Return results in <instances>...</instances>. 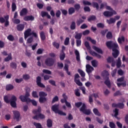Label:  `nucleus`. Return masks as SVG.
Segmentation results:
<instances>
[{"instance_id": "obj_56", "label": "nucleus", "mask_w": 128, "mask_h": 128, "mask_svg": "<svg viewBox=\"0 0 128 128\" xmlns=\"http://www.w3.org/2000/svg\"><path fill=\"white\" fill-rule=\"evenodd\" d=\"M42 72H44V74H52V72H50V70L46 69L42 70Z\"/></svg>"}, {"instance_id": "obj_14", "label": "nucleus", "mask_w": 128, "mask_h": 128, "mask_svg": "<svg viewBox=\"0 0 128 128\" xmlns=\"http://www.w3.org/2000/svg\"><path fill=\"white\" fill-rule=\"evenodd\" d=\"M19 98L22 102H28L30 100V98H27L24 95L20 96Z\"/></svg>"}, {"instance_id": "obj_54", "label": "nucleus", "mask_w": 128, "mask_h": 128, "mask_svg": "<svg viewBox=\"0 0 128 128\" xmlns=\"http://www.w3.org/2000/svg\"><path fill=\"white\" fill-rule=\"evenodd\" d=\"M58 102V96H56L52 100V104H54V102Z\"/></svg>"}, {"instance_id": "obj_38", "label": "nucleus", "mask_w": 128, "mask_h": 128, "mask_svg": "<svg viewBox=\"0 0 128 128\" xmlns=\"http://www.w3.org/2000/svg\"><path fill=\"white\" fill-rule=\"evenodd\" d=\"M117 86L118 88H120V86H122L123 88H124L126 86V82L125 81L122 83H117Z\"/></svg>"}, {"instance_id": "obj_35", "label": "nucleus", "mask_w": 128, "mask_h": 128, "mask_svg": "<svg viewBox=\"0 0 128 128\" xmlns=\"http://www.w3.org/2000/svg\"><path fill=\"white\" fill-rule=\"evenodd\" d=\"M40 38L42 40H46V34H44V32L42 31L40 32Z\"/></svg>"}, {"instance_id": "obj_44", "label": "nucleus", "mask_w": 128, "mask_h": 128, "mask_svg": "<svg viewBox=\"0 0 128 128\" xmlns=\"http://www.w3.org/2000/svg\"><path fill=\"white\" fill-rule=\"evenodd\" d=\"M107 60V62H108V64H111V62H114V58L112 57V56H108V58L106 60Z\"/></svg>"}, {"instance_id": "obj_3", "label": "nucleus", "mask_w": 128, "mask_h": 128, "mask_svg": "<svg viewBox=\"0 0 128 128\" xmlns=\"http://www.w3.org/2000/svg\"><path fill=\"white\" fill-rule=\"evenodd\" d=\"M52 110L54 112L55 114H58L60 116H66V113L58 109V104H55L52 106Z\"/></svg>"}, {"instance_id": "obj_4", "label": "nucleus", "mask_w": 128, "mask_h": 128, "mask_svg": "<svg viewBox=\"0 0 128 128\" xmlns=\"http://www.w3.org/2000/svg\"><path fill=\"white\" fill-rule=\"evenodd\" d=\"M48 96V94L44 92H39V102L40 104H44L46 102V98L44 96Z\"/></svg>"}, {"instance_id": "obj_49", "label": "nucleus", "mask_w": 128, "mask_h": 128, "mask_svg": "<svg viewBox=\"0 0 128 128\" xmlns=\"http://www.w3.org/2000/svg\"><path fill=\"white\" fill-rule=\"evenodd\" d=\"M34 124L36 128H42V124H40V123L34 122Z\"/></svg>"}, {"instance_id": "obj_22", "label": "nucleus", "mask_w": 128, "mask_h": 128, "mask_svg": "<svg viewBox=\"0 0 128 128\" xmlns=\"http://www.w3.org/2000/svg\"><path fill=\"white\" fill-rule=\"evenodd\" d=\"M92 48L96 52H98V54H104V52H102V49L96 47L95 46H92Z\"/></svg>"}, {"instance_id": "obj_42", "label": "nucleus", "mask_w": 128, "mask_h": 128, "mask_svg": "<svg viewBox=\"0 0 128 128\" xmlns=\"http://www.w3.org/2000/svg\"><path fill=\"white\" fill-rule=\"evenodd\" d=\"M91 63L94 68H96L98 66V61L96 60H92Z\"/></svg>"}, {"instance_id": "obj_61", "label": "nucleus", "mask_w": 128, "mask_h": 128, "mask_svg": "<svg viewBox=\"0 0 128 128\" xmlns=\"http://www.w3.org/2000/svg\"><path fill=\"white\" fill-rule=\"evenodd\" d=\"M96 120L98 122V124H102V123L104 122V120L98 118V117L96 118Z\"/></svg>"}, {"instance_id": "obj_15", "label": "nucleus", "mask_w": 128, "mask_h": 128, "mask_svg": "<svg viewBox=\"0 0 128 128\" xmlns=\"http://www.w3.org/2000/svg\"><path fill=\"white\" fill-rule=\"evenodd\" d=\"M34 120H38V118H40V120H44V118H46V116L44 115V114H40L38 115H36L33 117Z\"/></svg>"}, {"instance_id": "obj_25", "label": "nucleus", "mask_w": 128, "mask_h": 128, "mask_svg": "<svg viewBox=\"0 0 128 128\" xmlns=\"http://www.w3.org/2000/svg\"><path fill=\"white\" fill-rule=\"evenodd\" d=\"M93 112L95 114V116H100L102 114L98 112V110L96 108H94L93 109Z\"/></svg>"}, {"instance_id": "obj_63", "label": "nucleus", "mask_w": 128, "mask_h": 128, "mask_svg": "<svg viewBox=\"0 0 128 128\" xmlns=\"http://www.w3.org/2000/svg\"><path fill=\"white\" fill-rule=\"evenodd\" d=\"M118 108H124V103L119 102L118 103Z\"/></svg>"}, {"instance_id": "obj_64", "label": "nucleus", "mask_w": 128, "mask_h": 128, "mask_svg": "<svg viewBox=\"0 0 128 128\" xmlns=\"http://www.w3.org/2000/svg\"><path fill=\"white\" fill-rule=\"evenodd\" d=\"M109 126L110 128H116V124L114 122H110Z\"/></svg>"}, {"instance_id": "obj_52", "label": "nucleus", "mask_w": 128, "mask_h": 128, "mask_svg": "<svg viewBox=\"0 0 128 128\" xmlns=\"http://www.w3.org/2000/svg\"><path fill=\"white\" fill-rule=\"evenodd\" d=\"M75 95L76 96H80V89L77 88L74 90Z\"/></svg>"}, {"instance_id": "obj_7", "label": "nucleus", "mask_w": 128, "mask_h": 128, "mask_svg": "<svg viewBox=\"0 0 128 128\" xmlns=\"http://www.w3.org/2000/svg\"><path fill=\"white\" fill-rule=\"evenodd\" d=\"M12 112L14 120H16V122H20V118H20V112L16 110H13Z\"/></svg>"}, {"instance_id": "obj_10", "label": "nucleus", "mask_w": 128, "mask_h": 128, "mask_svg": "<svg viewBox=\"0 0 128 128\" xmlns=\"http://www.w3.org/2000/svg\"><path fill=\"white\" fill-rule=\"evenodd\" d=\"M80 78V75L78 74H74V82H76V84H77L79 86H82V83L80 82V80H77V78Z\"/></svg>"}, {"instance_id": "obj_31", "label": "nucleus", "mask_w": 128, "mask_h": 128, "mask_svg": "<svg viewBox=\"0 0 128 128\" xmlns=\"http://www.w3.org/2000/svg\"><path fill=\"white\" fill-rule=\"evenodd\" d=\"M12 60V54L10 53V54L4 58V60L6 62H8Z\"/></svg>"}, {"instance_id": "obj_60", "label": "nucleus", "mask_w": 128, "mask_h": 128, "mask_svg": "<svg viewBox=\"0 0 128 128\" xmlns=\"http://www.w3.org/2000/svg\"><path fill=\"white\" fill-rule=\"evenodd\" d=\"M118 109L116 108L113 111L114 112V116L115 118H116L118 116Z\"/></svg>"}, {"instance_id": "obj_23", "label": "nucleus", "mask_w": 128, "mask_h": 128, "mask_svg": "<svg viewBox=\"0 0 128 128\" xmlns=\"http://www.w3.org/2000/svg\"><path fill=\"white\" fill-rule=\"evenodd\" d=\"M90 54L92 56H96L98 58H102V56L100 55L94 51H90Z\"/></svg>"}, {"instance_id": "obj_27", "label": "nucleus", "mask_w": 128, "mask_h": 128, "mask_svg": "<svg viewBox=\"0 0 128 128\" xmlns=\"http://www.w3.org/2000/svg\"><path fill=\"white\" fill-rule=\"evenodd\" d=\"M48 128L52 127V120L51 119L48 118L46 121Z\"/></svg>"}, {"instance_id": "obj_28", "label": "nucleus", "mask_w": 128, "mask_h": 128, "mask_svg": "<svg viewBox=\"0 0 128 128\" xmlns=\"http://www.w3.org/2000/svg\"><path fill=\"white\" fill-rule=\"evenodd\" d=\"M76 34L74 36V38L76 40H80L82 38V33H77L76 32Z\"/></svg>"}, {"instance_id": "obj_41", "label": "nucleus", "mask_w": 128, "mask_h": 128, "mask_svg": "<svg viewBox=\"0 0 128 128\" xmlns=\"http://www.w3.org/2000/svg\"><path fill=\"white\" fill-rule=\"evenodd\" d=\"M7 38L10 42H14V37L12 34H10L7 36Z\"/></svg>"}, {"instance_id": "obj_19", "label": "nucleus", "mask_w": 128, "mask_h": 128, "mask_svg": "<svg viewBox=\"0 0 128 128\" xmlns=\"http://www.w3.org/2000/svg\"><path fill=\"white\" fill-rule=\"evenodd\" d=\"M94 70V69L90 65L88 64L86 66V72L88 74H90V72H92Z\"/></svg>"}, {"instance_id": "obj_50", "label": "nucleus", "mask_w": 128, "mask_h": 128, "mask_svg": "<svg viewBox=\"0 0 128 128\" xmlns=\"http://www.w3.org/2000/svg\"><path fill=\"white\" fill-rule=\"evenodd\" d=\"M12 22L14 24H20V19L15 18L12 19Z\"/></svg>"}, {"instance_id": "obj_24", "label": "nucleus", "mask_w": 128, "mask_h": 128, "mask_svg": "<svg viewBox=\"0 0 128 128\" xmlns=\"http://www.w3.org/2000/svg\"><path fill=\"white\" fill-rule=\"evenodd\" d=\"M74 54L76 56V60L77 62H80V52H78V50H75Z\"/></svg>"}, {"instance_id": "obj_2", "label": "nucleus", "mask_w": 128, "mask_h": 128, "mask_svg": "<svg viewBox=\"0 0 128 128\" xmlns=\"http://www.w3.org/2000/svg\"><path fill=\"white\" fill-rule=\"evenodd\" d=\"M4 102H6V104H10L12 108H16V100L18 99L16 98V96L14 95H12L11 97L10 100H8V96H5L4 97Z\"/></svg>"}, {"instance_id": "obj_30", "label": "nucleus", "mask_w": 128, "mask_h": 128, "mask_svg": "<svg viewBox=\"0 0 128 128\" xmlns=\"http://www.w3.org/2000/svg\"><path fill=\"white\" fill-rule=\"evenodd\" d=\"M68 14L72 15V14H74V12H76V10H74V8L70 7L68 8Z\"/></svg>"}, {"instance_id": "obj_5", "label": "nucleus", "mask_w": 128, "mask_h": 128, "mask_svg": "<svg viewBox=\"0 0 128 128\" xmlns=\"http://www.w3.org/2000/svg\"><path fill=\"white\" fill-rule=\"evenodd\" d=\"M9 18L10 16H8V15L4 16V18L3 17H1L0 18V22L1 24H4L5 22L4 26L6 28L10 25V22H8Z\"/></svg>"}, {"instance_id": "obj_12", "label": "nucleus", "mask_w": 128, "mask_h": 128, "mask_svg": "<svg viewBox=\"0 0 128 128\" xmlns=\"http://www.w3.org/2000/svg\"><path fill=\"white\" fill-rule=\"evenodd\" d=\"M30 36H32V30L30 28H28L24 32V39L26 40Z\"/></svg>"}, {"instance_id": "obj_8", "label": "nucleus", "mask_w": 128, "mask_h": 128, "mask_svg": "<svg viewBox=\"0 0 128 128\" xmlns=\"http://www.w3.org/2000/svg\"><path fill=\"white\" fill-rule=\"evenodd\" d=\"M44 63L47 66H52L54 64V60L52 58H48L46 59Z\"/></svg>"}, {"instance_id": "obj_37", "label": "nucleus", "mask_w": 128, "mask_h": 128, "mask_svg": "<svg viewBox=\"0 0 128 128\" xmlns=\"http://www.w3.org/2000/svg\"><path fill=\"white\" fill-rule=\"evenodd\" d=\"M64 58H66V54L63 52H61L60 54V58L61 60H64Z\"/></svg>"}, {"instance_id": "obj_1", "label": "nucleus", "mask_w": 128, "mask_h": 128, "mask_svg": "<svg viewBox=\"0 0 128 128\" xmlns=\"http://www.w3.org/2000/svg\"><path fill=\"white\" fill-rule=\"evenodd\" d=\"M106 44L109 50H112L113 52L112 56L114 58H116L118 56V54H120V51L118 50V44L112 41H108L106 42Z\"/></svg>"}, {"instance_id": "obj_21", "label": "nucleus", "mask_w": 128, "mask_h": 128, "mask_svg": "<svg viewBox=\"0 0 128 128\" xmlns=\"http://www.w3.org/2000/svg\"><path fill=\"white\" fill-rule=\"evenodd\" d=\"M32 112L34 114H36V116H38V114H40L42 112V108L38 107L37 110H33Z\"/></svg>"}, {"instance_id": "obj_18", "label": "nucleus", "mask_w": 128, "mask_h": 128, "mask_svg": "<svg viewBox=\"0 0 128 128\" xmlns=\"http://www.w3.org/2000/svg\"><path fill=\"white\" fill-rule=\"evenodd\" d=\"M62 96L64 99V102L66 104V106L68 108H72V105L70 104V103L68 102V100H68V96H66V94H62Z\"/></svg>"}, {"instance_id": "obj_58", "label": "nucleus", "mask_w": 128, "mask_h": 128, "mask_svg": "<svg viewBox=\"0 0 128 128\" xmlns=\"http://www.w3.org/2000/svg\"><path fill=\"white\" fill-rule=\"evenodd\" d=\"M60 14H62V12H60V10H58L56 13V18H60Z\"/></svg>"}, {"instance_id": "obj_48", "label": "nucleus", "mask_w": 128, "mask_h": 128, "mask_svg": "<svg viewBox=\"0 0 128 128\" xmlns=\"http://www.w3.org/2000/svg\"><path fill=\"white\" fill-rule=\"evenodd\" d=\"M96 18V17L92 15L90 16L88 18V22H92V20H94Z\"/></svg>"}, {"instance_id": "obj_34", "label": "nucleus", "mask_w": 128, "mask_h": 128, "mask_svg": "<svg viewBox=\"0 0 128 128\" xmlns=\"http://www.w3.org/2000/svg\"><path fill=\"white\" fill-rule=\"evenodd\" d=\"M92 7L96 8L97 10H98L100 8V6H98V4L96 2H93L92 4Z\"/></svg>"}, {"instance_id": "obj_13", "label": "nucleus", "mask_w": 128, "mask_h": 128, "mask_svg": "<svg viewBox=\"0 0 128 128\" xmlns=\"http://www.w3.org/2000/svg\"><path fill=\"white\" fill-rule=\"evenodd\" d=\"M102 76L104 78V80H106L110 78V77L108 76H110V74H108V72L106 70H104L101 74Z\"/></svg>"}, {"instance_id": "obj_45", "label": "nucleus", "mask_w": 128, "mask_h": 128, "mask_svg": "<svg viewBox=\"0 0 128 128\" xmlns=\"http://www.w3.org/2000/svg\"><path fill=\"white\" fill-rule=\"evenodd\" d=\"M84 20L82 18H80L78 20H77L76 21V24L78 26H80L81 24H82V22H84Z\"/></svg>"}, {"instance_id": "obj_62", "label": "nucleus", "mask_w": 128, "mask_h": 128, "mask_svg": "<svg viewBox=\"0 0 128 128\" xmlns=\"http://www.w3.org/2000/svg\"><path fill=\"white\" fill-rule=\"evenodd\" d=\"M48 14V12L44 11L41 12V16L42 18H44V16H46L47 14Z\"/></svg>"}, {"instance_id": "obj_16", "label": "nucleus", "mask_w": 128, "mask_h": 128, "mask_svg": "<svg viewBox=\"0 0 128 128\" xmlns=\"http://www.w3.org/2000/svg\"><path fill=\"white\" fill-rule=\"evenodd\" d=\"M28 12L26 8H23L20 12V16H26Z\"/></svg>"}, {"instance_id": "obj_39", "label": "nucleus", "mask_w": 128, "mask_h": 128, "mask_svg": "<svg viewBox=\"0 0 128 128\" xmlns=\"http://www.w3.org/2000/svg\"><path fill=\"white\" fill-rule=\"evenodd\" d=\"M76 22H74V21H73L72 22L71 25L70 26V30H76Z\"/></svg>"}, {"instance_id": "obj_43", "label": "nucleus", "mask_w": 128, "mask_h": 128, "mask_svg": "<svg viewBox=\"0 0 128 128\" xmlns=\"http://www.w3.org/2000/svg\"><path fill=\"white\" fill-rule=\"evenodd\" d=\"M52 46H54V48H56L57 50H58L60 48V44L54 42H52Z\"/></svg>"}, {"instance_id": "obj_40", "label": "nucleus", "mask_w": 128, "mask_h": 128, "mask_svg": "<svg viewBox=\"0 0 128 128\" xmlns=\"http://www.w3.org/2000/svg\"><path fill=\"white\" fill-rule=\"evenodd\" d=\"M78 72L80 73V76L82 78H84L86 76V73L84 72H83L82 70L78 69Z\"/></svg>"}, {"instance_id": "obj_32", "label": "nucleus", "mask_w": 128, "mask_h": 128, "mask_svg": "<svg viewBox=\"0 0 128 128\" xmlns=\"http://www.w3.org/2000/svg\"><path fill=\"white\" fill-rule=\"evenodd\" d=\"M106 22H108V24H114V22H116V19L114 18H110V20H106Z\"/></svg>"}, {"instance_id": "obj_33", "label": "nucleus", "mask_w": 128, "mask_h": 128, "mask_svg": "<svg viewBox=\"0 0 128 128\" xmlns=\"http://www.w3.org/2000/svg\"><path fill=\"white\" fill-rule=\"evenodd\" d=\"M10 66L12 68H14V70H16V68H18V64L16 62H12L10 64Z\"/></svg>"}, {"instance_id": "obj_26", "label": "nucleus", "mask_w": 128, "mask_h": 128, "mask_svg": "<svg viewBox=\"0 0 128 128\" xmlns=\"http://www.w3.org/2000/svg\"><path fill=\"white\" fill-rule=\"evenodd\" d=\"M6 90H14V86L12 84H8L6 86Z\"/></svg>"}, {"instance_id": "obj_53", "label": "nucleus", "mask_w": 128, "mask_h": 128, "mask_svg": "<svg viewBox=\"0 0 128 128\" xmlns=\"http://www.w3.org/2000/svg\"><path fill=\"white\" fill-rule=\"evenodd\" d=\"M69 44H70V38L67 37L64 40V44H65V46H68Z\"/></svg>"}, {"instance_id": "obj_59", "label": "nucleus", "mask_w": 128, "mask_h": 128, "mask_svg": "<svg viewBox=\"0 0 128 128\" xmlns=\"http://www.w3.org/2000/svg\"><path fill=\"white\" fill-rule=\"evenodd\" d=\"M116 69H114L112 72H111V76L112 78H114L116 76Z\"/></svg>"}, {"instance_id": "obj_11", "label": "nucleus", "mask_w": 128, "mask_h": 128, "mask_svg": "<svg viewBox=\"0 0 128 128\" xmlns=\"http://www.w3.org/2000/svg\"><path fill=\"white\" fill-rule=\"evenodd\" d=\"M36 82L37 84V86L40 88H44L46 86L42 83V78L40 76H37L36 79Z\"/></svg>"}, {"instance_id": "obj_36", "label": "nucleus", "mask_w": 128, "mask_h": 128, "mask_svg": "<svg viewBox=\"0 0 128 128\" xmlns=\"http://www.w3.org/2000/svg\"><path fill=\"white\" fill-rule=\"evenodd\" d=\"M106 38H108V40L112 38V33L110 32H108L106 35Z\"/></svg>"}, {"instance_id": "obj_17", "label": "nucleus", "mask_w": 128, "mask_h": 128, "mask_svg": "<svg viewBox=\"0 0 128 128\" xmlns=\"http://www.w3.org/2000/svg\"><path fill=\"white\" fill-rule=\"evenodd\" d=\"M24 20H25V22H28V20H31L32 22L33 20H34V17L32 15L25 16L24 18Z\"/></svg>"}, {"instance_id": "obj_55", "label": "nucleus", "mask_w": 128, "mask_h": 128, "mask_svg": "<svg viewBox=\"0 0 128 128\" xmlns=\"http://www.w3.org/2000/svg\"><path fill=\"white\" fill-rule=\"evenodd\" d=\"M84 46L87 50H90V43L88 41L85 42Z\"/></svg>"}, {"instance_id": "obj_20", "label": "nucleus", "mask_w": 128, "mask_h": 128, "mask_svg": "<svg viewBox=\"0 0 128 128\" xmlns=\"http://www.w3.org/2000/svg\"><path fill=\"white\" fill-rule=\"evenodd\" d=\"M17 30L18 32H22L24 30V24H18L16 26Z\"/></svg>"}, {"instance_id": "obj_6", "label": "nucleus", "mask_w": 128, "mask_h": 128, "mask_svg": "<svg viewBox=\"0 0 128 128\" xmlns=\"http://www.w3.org/2000/svg\"><path fill=\"white\" fill-rule=\"evenodd\" d=\"M80 110L87 116L90 114V109H86V106L85 104H82V107L80 108Z\"/></svg>"}, {"instance_id": "obj_9", "label": "nucleus", "mask_w": 128, "mask_h": 128, "mask_svg": "<svg viewBox=\"0 0 128 128\" xmlns=\"http://www.w3.org/2000/svg\"><path fill=\"white\" fill-rule=\"evenodd\" d=\"M103 14L104 16H106V18H110V16H112L114 14H116V12L114 10H112V12L104 11Z\"/></svg>"}, {"instance_id": "obj_57", "label": "nucleus", "mask_w": 128, "mask_h": 128, "mask_svg": "<svg viewBox=\"0 0 128 128\" xmlns=\"http://www.w3.org/2000/svg\"><path fill=\"white\" fill-rule=\"evenodd\" d=\"M12 12H14L16 11V3L12 2Z\"/></svg>"}, {"instance_id": "obj_51", "label": "nucleus", "mask_w": 128, "mask_h": 128, "mask_svg": "<svg viewBox=\"0 0 128 128\" xmlns=\"http://www.w3.org/2000/svg\"><path fill=\"white\" fill-rule=\"evenodd\" d=\"M32 96L33 98H38V92L36 91H33L32 92Z\"/></svg>"}, {"instance_id": "obj_46", "label": "nucleus", "mask_w": 128, "mask_h": 128, "mask_svg": "<svg viewBox=\"0 0 128 128\" xmlns=\"http://www.w3.org/2000/svg\"><path fill=\"white\" fill-rule=\"evenodd\" d=\"M22 78L25 80H30V76L28 74H24L22 76Z\"/></svg>"}, {"instance_id": "obj_47", "label": "nucleus", "mask_w": 128, "mask_h": 128, "mask_svg": "<svg viewBox=\"0 0 128 128\" xmlns=\"http://www.w3.org/2000/svg\"><path fill=\"white\" fill-rule=\"evenodd\" d=\"M28 102H32V106H38V102H36V100L30 99V100L28 101Z\"/></svg>"}, {"instance_id": "obj_29", "label": "nucleus", "mask_w": 128, "mask_h": 128, "mask_svg": "<svg viewBox=\"0 0 128 128\" xmlns=\"http://www.w3.org/2000/svg\"><path fill=\"white\" fill-rule=\"evenodd\" d=\"M105 81L104 82V84L107 86L108 88H110L111 86L110 84V78L108 79H105Z\"/></svg>"}]
</instances>
